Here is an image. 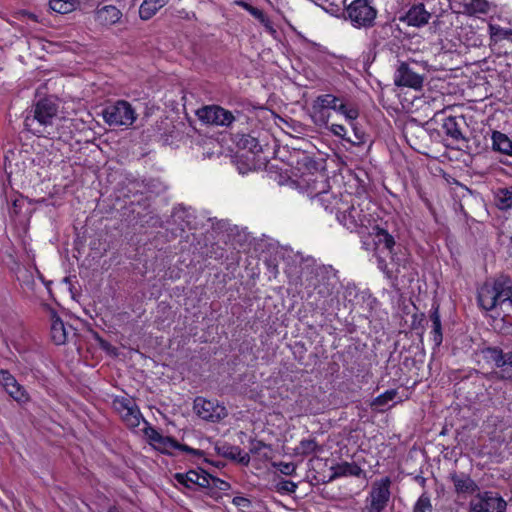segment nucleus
Wrapping results in <instances>:
<instances>
[{"mask_svg":"<svg viewBox=\"0 0 512 512\" xmlns=\"http://www.w3.org/2000/svg\"><path fill=\"white\" fill-rule=\"evenodd\" d=\"M334 202L336 206L327 211L336 213L337 220L341 225L350 231H358L359 229H367L374 222L372 214L365 211L362 204L355 205L354 198L349 193L340 194ZM366 209L369 210V203L366 204Z\"/></svg>","mask_w":512,"mask_h":512,"instance_id":"nucleus-1","label":"nucleus"},{"mask_svg":"<svg viewBox=\"0 0 512 512\" xmlns=\"http://www.w3.org/2000/svg\"><path fill=\"white\" fill-rule=\"evenodd\" d=\"M58 106L50 99L38 101L31 115L25 119L27 130L39 137H53L56 132Z\"/></svg>","mask_w":512,"mask_h":512,"instance_id":"nucleus-2","label":"nucleus"},{"mask_svg":"<svg viewBox=\"0 0 512 512\" xmlns=\"http://www.w3.org/2000/svg\"><path fill=\"white\" fill-rule=\"evenodd\" d=\"M299 188L315 203L322 206L325 210L332 208L325 201L335 200L338 195L330 191V185L327 176L323 172L304 174L298 180Z\"/></svg>","mask_w":512,"mask_h":512,"instance_id":"nucleus-3","label":"nucleus"},{"mask_svg":"<svg viewBox=\"0 0 512 512\" xmlns=\"http://www.w3.org/2000/svg\"><path fill=\"white\" fill-rule=\"evenodd\" d=\"M102 116L109 126L130 127L137 119L136 110L126 100H117L107 104L102 111Z\"/></svg>","mask_w":512,"mask_h":512,"instance_id":"nucleus-4","label":"nucleus"},{"mask_svg":"<svg viewBox=\"0 0 512 512\" xmlns=\"http://www.w3.org/2000/svg\"><path fill=\"white\" fill-rule=\"evenodd\" d=\"M346 18L356 28H368L374 24L377 10L368 0H354L345 9Z\"/></svg>","mask_w":512,"mask_h":512,"instance_id":"nucleus-5","label":"nucleus"},{"mask_svg":"<svg viewBox=\"0 0 512 512\" xmlns=\"http://www.w3.org/2000/svg\"><path fill=\"white\" fill-rule=\"evenodd\" d=\"M339 278L337 271L332 266H317L314 269V276L309 280V286H313L321 298H327L333 294Z\"/></svg>","mask_w":512,"mask_h":512,"instance_id":"nucleus-6","label":"nucleus"},{"mask_svg":"<svg viewBox=\"0 0 512 512\" xmlns=\"http://www.w3.org/2000/svg\"><path fill=\"white\" fill-rule=\"evenodd\" d=\"M391 479L384 477L376 480L366 498V509L368 512H383L390 500Z\"/></svg>","mask_w":512,"mask_h":512,"instance_id":"nucleus-7","label":"nucleus"},{"mask_svg":"<svg viewBox=\"0 0 512 512\" xmlns=\"http://www.w3.org/2000/svg\"><path fill=\"white\" fill-rule=\"evenodd\" d=\"M112 405L128 428H136L141 421H144L139 407L132 397L128 395L116 396L113 399Z\"/></svg>","mask_w":512,"mask_h":512,"instance_id":"nucleus-8","label":"nucleus"},{"mask_svg":"<svg viewBox=\"0 0 512 512\" xmlns=\"http://www.w3.org/2000/svg\"><path fill=\"white\" fill-rule=\"evenodd\" d=\"M469 507L471 512H505L507 503L498 493L484 491L471 499Z\"/></svg>","mask_w":512,"mask_h":512,"instance_id":"nucleus-9","label":"nucleus"},{"mask_svg":"<svg viewBox=\"0 0 512 512\" xmlns=\"http://www.w3.org/2000/svg\"><path fill=\"white\" fill-rule=\"evenodd\" d=\"M339 101L340 98L332 94H322L316 97L312 105L313 122L318 126H327L330 119L328 110L336 109V103Z\"/></svg>","mask_w":512,"mask_h":512,"instance_id":"nucleus-10","label":"nucleus"},{"mask_svg":"<svg viewBox=\"0 0 512 512\" xmlns=\"http://www.w3.org/2000/svg\"><path fill=\"white\" fill-rule=\"evenodd\" d=\"M193 408L195 413L206 421L217 422L227 415L225 406L202 397H197L194 400Z\"/></svg>","mask_w":512,"mask_h":512,"instance_id":"nucleus-11","label":"nucleus"},{"mask_svg":"<svg viewBox=\"0 0 512 512\" xmlns=\"http://www.w3.org/2000/svg\"><path fill=\"white\" fill-rule=\"evenodd\" d=\"M504 283L496 281L493 284L485 283L478 291V303L486 311H498L501 299L500 292Z\"/></svg>","mask_w":512,"mask_h":512,"instance_id":"nucleus-12","label":"nucleus"},{"mask_svg":"<svg viewBox=\"0 0 512 512\" xmlns=\"http://www.w3.org/2000/svg\"><path fill=\"white\" fill-rule=\"evenodd\" d=\"M197 116L202 122L217 126H229L235 120L230 111L216 105L202 107Z\"/></svg>","mask_w":512,"mask_h":512,"instance_id":"nucleus-13","label":"nucleus"},{"mask_svg":"<svg viewBox=\"0 0 512 512\" xmlns=\"http://www.w3.org/2000/svg\"><path fill=\"white\" fill-rule=\"evenodd\" d=\"M464 124V118L449 116L444 119L442 129L445 135L450 139L451 146L458 149L467 147L468 139L462 132V125Z\"/></svg>","mask_w":512,"mask_h":512,"instance_id":"nucleus-14","label":"nucleus"},{"mask_svg":"<svg viewBox=\"0 0 512 512\" xmlns=\"http://www.w3.org/2000/svg\"><path fill=\"white\" fill-rule=\"evenodd\" d=\"M394 83L398 87H409L417 90L423 85V76L415 72L408 63L401 62L394 73Z\"/></svg>","mask_w":512,"mask_h":512,"instance_id":"nucleus-15","label":"nucleus"},{"mask_svg":"<svg viewBox=\"0 0 512 512\" xmlns=\"http://www.w3.org/2000/svg\"><path fill=\"white\" fill-rule=\"evenodd\" d=\"M175 481L187 488H192L194 485L205 488L209 486V474L204 470H189L186 473H176L174 475Z\"/></svg>","mask_w":512,"mask_h":512,"instance_id":"nucleus-16","label":"nucleus"},{"mask_svg":"<svg viewBox=\"0 0 512 512\" xmlns=\"http://www.w3.org/2000/svg\"><path fill=\"white\" fill-rule=\"evenodd\" d=\"M430 17L431 15L425 9L424 4L420 3L410 7L405 16L401 18V21L409 26L421 27L429 22Z\"/></svg>","mask_w":512,"mask_h":512,"instance_id":"nucleus-17","label":"nucleus"},{"mask_svg":"<svg viewBox=\"0 0 512 512\" xmlns=\"http://www.w3.org/2000/svg\"><path fill=\"white\" fill-rule=\"evenodd\" d=\"M156 449L161 451L162 453L172 454L174 450H181L186 453H190L193 455H201L202 452L200 450L191 448L184 444H179L176 440L171 437L162 435L158 442L153 445Z\"/></svg>","mask_w":512,"mask_h":512,"instance_id":"nucleus-18","label":"nucleus"},{"mask_svg":"<svg viewBox=\"0 0 512 512\" xmlns=\"http://www.w3.org/2000/svg\"><path fill=\"white\" fill-rule=\"evenodd\" d=\"M450 478L458 494H472L478 489L474 480L465 473H452Z\"/></svg>","mask_w":512,"mask_h":512,"instance_id":"nucleus-19","label":"nucleus"},{"mask_svg":"<svg viewBox=\"0 0 512 512\" xmlns=\"http://www.w3.org/2000/svg\"><path fill=\"white\" fill-rule=\"evenodd\" d=\"M122 17V12L113 5H106L96 11V20L102 25H113Z\"/></svg>","mask_w":512,"mask_h":512,"instance_id":"nucleus-20","label":"nucleus"},{"mask_svg":"<svg viewBox=\"0 0 512 512\" xmlns=\"http://www.w3.org/2000/svg\"><path fill=\"white\" fill-rule=\"evenodd\" d=\"M376 250L378 253H385L393 259L395 240L386 230L379 229L375 238Z\"/></svg>","mask_w":512,"mask_h":512,"instance_id":"nucleus-21","label":"nucleus"},{"mask_svg":"<svg viewBox=\"0 0 512 512\" xmlns=\"http://www.w3.org/2000/svg\"><path fill=\"white\" fill-rule=\"evenodd\" d=\"M169 0H144L139 8V16L142 20L151 19Z\"/></svg>","mask_w":512,"mask_h":512,"instance_id":"nucleus-22","label":"nucleus"},{"mask_svg":"<svg viewBox=\"0 0 512 512\" xmlns=\"http://www.w3.org/2000/svg\"><path fill=\"white\" fill-rule=\"evenodd\" d=\"M496 316L512 317V287L504 285Z\"/></svg>","mask_w":512,"mask_h":512,"instance_id":"nucleus-23","label":"nucleus"},{"mask_svg":"<svg viewBox=\"0 0 512 512\" xmlns=\"http://www.w3.org/2000/svg\"><path fill=\"white\" fill-rule=\"evenodd\" d=\"M363 469L355 463L344 462L333 467V478L355 476L360 477L363 474Z\"/></svg>","mask_w":512,"mask_h":512,"instance_id":"nucleus-24","label":"nucleus"},{"mask_svg":"<svg viewBox=\"0 0 512 512\" xmlns=\"http://www.w3.org/2000/svg\"><path fill=\"white\" fill-rule=\"evenodd\" d=\"M430 320H431V338L434 342L435 346L439 347L443 341V335H442V325H441V319L439 314V306L433 307L432 311L430 313Z\"/></svg>","mask_w":512,"mask_h":512,"instance_id":"nucleus-25","label":"nucleus"},{"mask_svg":"<svg viewBox=\"0 0 512 512\" xmlns=\"http://www.w3.org/2000/svg\"><path fill=\"white\" fill-rule=\"evenodd\" d=\"M51 338L55 344L61 345L66 342L67 331L63 321L56 316H53L51 323Z\"/></svg>","mask_w":512,"mask_h":512,"instance_id":"nucleus-26","label":"nucleus"},{"mask_svg":"<svg viewBox=\"0 0 512 512\" xmlns=\"http://www.w3.org/2000/svg\"><path fill=\"white\" fill-rule=\"evenodd\" d=\"M492 142L494 150H497L506 155H512V141L507 135L495 131L492 134Z\"/></svg>","mask_w":512,"mask_h":512,"instance_id":"nucleus-27","label":"nucleus"},{"mask_svg":"<svg viewBox=\"0 0 512 512\" xmlns=\"http://www.w3.org/2000/svg\"><path fill=\"white\" fill-rule=\"evenodd\" d=\"M495 203L501 210L512 208V186L498 188L495 191Z\"/></svg>","mask_w":512,"mask_h":512,"instance_id":"nucleus-28","label":"nucleus"},{"mask_svg":"<svg viewBox=\"0 0 512 512\" xmlns=\"http://www.w3.org/2000/svg\"><path fill=\"white\" fill-rule=\"evenodd\" d=\"M488 31L491 41L498 43L507 40L512 43V29L503 28L497 24L490 23L488 25Z\"/></svg>","mask_w":512,"mask_h":512,"instance_id":"nucleus-29","label":"nucleus"},{"mask_svg":"<svg viewBox=\"0 0 512 512\" xmlns=\"http://www.w3.org/2000/svg\"><path fill=\"white\" fill-rule=\"evenodd\" d=\"M333 111L344 116L347 122H353L359 117V110L353 105H347L341 101L336 103V109Z\"/></svg>","mask_w":512,"mask_h":512,"instance_id":"nucleus-30","label":"nucleus"},{"mask_svg":"<svg viewBox=\"0 0 512 512\" xmlns=\"http://www.w3.org/2000/svg\"><path fill=\"white\" fill-rule=\"evenodd\" d=\"M223 455L233 459L238 460L240 463L247 465L249 463V455L244 453L239 447L236 446H227L223 447Z\"/></svg>","mask_w":512,"mask_h":512,"instance_id":"nucleus-31","label":"nucleus"},{"mask_svg":"<svg viewBox=\"0 0 512 512\" xmlns=\"http://www.w3.org/2000/svg\"><path fill=\"white\" fill-rule=\"evenodd\" d=\"M50 8L60 14H66L73 11L76 7L74 0H50Z\"/></svg>","mask_w":512,"mask_h":512,"instance_id":"nucleus-32","label":"nucleus"},{"mask_svg":"<svg viewBox=\"0 0 512 512\" xmlns=\"http://www.w3.org/2000/svg\"><path fill=\"white\" fill-rule=\"evenodd\" d=\"M483 356L486 361L495 364L497 367H504L503 351L496 347H489L483 350Z\"/></svg>","mask_w":512,"mask_h":512,"instance_id":"nucleus-33","label":"nucleus"},{"mask_svg":"<svg viewBox=\"0 0 512 512\" xmlns=\"http://www.w3.org/2000/svg\"><path fill=\"white\" fill-rule=\"evenodd\" d=\"M6 392L18 403L23 404L29 401L27 391L18 382L6 389Z\"/></svg>","mask_w":512,"mask_h":512,"instance_id":"nucleus-34","label":"nucleus"},{"mask_svg":"<svg viewBox=\"0 0 512 512\" xmlns=\"http://www.w3.org/2000/svg\"><path fill=\"white\" fill-rule=\"evenodd\" d=\"M466 10L471 15L487 14L490 10V4L486 0H471L466 4Z\"/></svg>","mask_w":512,"mask_h":512,"instance_id":"nucleus-35","label":"nucleus"},{"mask_svg":"<svg viewBox=\"0 0 512 512\" xmlns=\"http://www.w3.org/2000/svg\"><path fill=\"white\" fill-rule=\"evenodd\" d=\"M319 450V446L314 439H303L295 448V453L301 456H307Z\"/></svg>","mask_w":512,"mask_h":512,"instance_id":"nucleus-36","label":"nucleus"},{"mask_svg":"<svg viewBox=\"0 0 512 512\" xmlns=\"http://www.w3.org/2000/svg\"><path fill=\"white\" fill-rule=\"evenodd\" d=\"M397 394V390L395 389L387 390L373 400L372 406L377 408L386 407L388 406L389 402L393 401L396 398Z\"/></svg>","mask_w":512,"mask_h":512,"instance_id":"nucleus-37","label":"nucleus"},{"mask_svg":"<svg viewBox=\"0 0 512 512\" xmlns=\"http://www.w3.org/2000/svg\"><path fill=\"white\" fill-rule=\"evenodd\" d=\"M239 145L244 149H248L253 154H258L262 151V147L258 140L250 135H245L241 138Z\"/></svg>","mask_w":512,"mask_h":512,"instance_id":"nucleus-38","label":"nucleus"},{"mask_svg":"<svg viewBox=\"0 0 512 512\" xmlns=\"http://www.w3.org/2000/svg\"><path fill=\"white\" fill-rule=\"evenodd\" d=\"M432 511H433V507H432L429 496L426 493L422 494L418 498V500L414 506L413 512H432Z\"/></svg>","mask_w":512,"mask_h":512,"instance_id":"nucleus-39","label":"nucleus"},{"mask_svg":"<svg viewBox=\"0 0 512 512\" xmlns=\"http://www.w3.org/2000/svg\"><path fill=\"white\" fill-rule=\"evenodd\" d=\"M273 466L284 475H293L296 472L297 465L293 462H278L274 463Z\"/></svg>","mask_w":512,"mask_h":512,"instance_id":"nucleus-40","label":"nucleus"},{"mask_svg":"<svg viewBox=\"0 0 512 512\" xmlns=\"http://www.w3.org/2000/svg\"><path fill=\"white\" fill-rule=\"evenodd\" d=\"M207 488H216L221 491H226L230 488V485L228 482L209 474V486Z\"/></svg>","mask_w":512,"mask_h":512,"instance_id":"nucleus-41","label":"nucleus"},{"mask_svg":"<svg viewBox=\"0 0 512 512\" xmlns=\"http://www.w3.org/2000/svg\"><path fill=\"white\" fill-rule=\"evenodd\" d=\"M329 130H330V132L333 135H335V136H337V137H339V138H341L343 140H346L347 142L351 141V138L347 136V130H346V128L343 125H341V124H332L329 127Z\"/></svg>","mask_w":512,"mask_h":512,"instance_id":"nucleus-42","label":"nucleus"},{"mask_svg":"<svg viewBox=\"0 0 512 512\" xmlns=\"http://www.w3.org/2000/svg\"><path fill=\"white\" fill-rule=\"evenodd\" d=\"M257 20L264 26L267 33L276 37L277 30L274 28L272 21L265 15V13H262Z\"/></svg>","mask_w":512,"mask_h":512,"instance_id":"nucleus-43","label":"nucleus"},{"mask_svg":"<svg viewBox=\"0 0 512 512\" xmlns=\"http://www.w3.org/2000/svg\"><path fill=\"white\" fill-rule=\"evenodd\" d=\"M16 382L17 380L7 370H0V384L5 390Z\"/></svg>","mask_w":512,"mask_h":512,"instance_id":"nucleus-44","label":"nucleus"},{"mask_svg":"<svg viewBox=\"0 0 512 512\" xmlns=\"http://www.w3.org/2000/svg\"><path fill=\"white\" fill-rule=\"evenodd\" d=\"M16 382L17 380L7 370H0V384L5 390Z\"/></svg>","mask_w":512,"mask_h":512,"instance_id":"nucleus-45","label":"nucleus"},{"mask_svg":"<svg viewBox=\"0 0 512 512\" xmlns=\"http://www.w3.org/2000/svg\"><path fill=\"white\" fill-rule=\"evenodd\" d=\"M348 124L350 125L351 129L353 130L354 136H355V139H351V141H349V142L354 145L361 144L364 141V133L357 127L356 120L353 122H348Z\"/></svg>","mask_w":512,"mask_h":512,"instance_id":"nucleus-46","label":"nucleus"},{"mask_svg":"<svg viewBox=\"0 0 512 512\" xmlns=\"http://www.w3.org/2000/svg\"><path fill=\"white\" fill-rule=\"evenodd\" d=\"M277 489L280 492L294 493L297 489V484L290 480H282L277 484Z\"/></svg>","mask_w":512,"mask_h":512,"instance_id":"nucleus-47","label":"nucleus"},{"mask_svg":"<svg viewBox=\"0 0 512 512\" xmlns=\"http://www.w3.org/2000/svg\"><path fill=\"white\" fill-rule=\"evenodd\" d=\"M145 436L148 438L149 442L154 445L156 442H158L159 438L162 436V434L156 430L155 428L151 426H147L144 429Z\"/></svg>","mask_w":512,"mask_h":512,"instance_id":"nucleus-48","label":"nucleus"},{"mask_svg":"<svg viewBox=\"0 0 512 512\" xmlns=\"http://www.w3.org/2000/svg\"><path fill=\"white\" fill-rule=\"evenodd\" d=\"M232 503L235 506L241 507V508H246V507H249V505H250V501L247 498L241 497V496L234 497L232 500Z\"/></svg>","mask_w":512,"mask_h":512,"instance_id":"nucleus-49","label":"nucleus"},{"mask_svg":"<svg viewBox=\"0 0 512 512\" xmlns=\"http://www.w3.org/2000/svg\"><path fill=\"white\" fill-rule=\"evenodd\" d=\"M356 295V286L353 284H348L345 287L344 297L351 301V297Z\"/></svg>","mask_w":512,"mask_h":512,"instance_id":"nucleus-50","label":"nucleus"},{"mask_svg":"<svg viewBox=\"0 0 512 512\" xmlns=\"http://www.w3.org/2000/svg\"><path fill=\"white\" fill-rule=\"evenodd\" d=\"M378 268L388 277H390V271L387 267V263L381 256H378Z\"/></svg>","mask_w":512,"mask_h":512,"instance_id":"nucleus-51","label":"nucleus"},{"mask_svg":"<svg viewBox=\"0 0 512 512\" xmlns=\"http://www.w3.org/2000/svg\"><path fill=\"white\" fill-rule=\"evenodd\" d=\"M236 4L248 11L250 14H252L253 10L256 8L245 1H237Z\"/></svg>","mask_w":512,"mask_h":512,"instance_id":"nucleus-52","label":"nucleus"},{"mask_svg":"<svg viewBox=\"0 0 512 512\" xmlns=\"http://www.w3.org/2000/svg\"><path fill=\"white\" fill-rule=\"evenodd\" d=\"M236 4L248 11L250 14H252L253 10L256 8L245 1H237Z\"/></svg>","mask_w":512,"mask_h":512,"instance_id":"nucleus-53","label":"nucleus"},{"mask_svg":"<svg viewBox=\"0 0 512 512\" xmlns=\"http://www.w3.org/2000/svg\"><path fill=\"white\" fill-rule=\"evenodd\" d=\"M502 361L504 362V366L512 367V352L506 354L503 353Z\"/></svg>","mask_w":512,"mask_h":512,"instance_id":"nucleus-54","label":"nucleus"},{"mask_svg":"<svg viewBox=\"0 0 512 512\" xmlns=\"http://www.w3.org/2000/svg\"><path fill=\"white\" fill-rule=\"evenodd\" d=\"M262 13H264L262 10H260L259 8H255L251 15L258 19L262 15Z\"/></svg>","mask_w":512,"mask_h":512,"instance_id":"nucleus-55","label":"nucleus"},{"mask_svg":"<svg viewBox=\"0 0 512 512\" xmlns=\"http://www.w3.org/2000/svg\"><path fill=\"white\" fill-rule=\"evenodd\" d=\"M325 204H329L330 206H336V203L334 202L333 199H329V200L325 201Z\"/></svg>","mask_w":512,"mask_h":512,"instance_id":"nucleus-56","label":"nucleus"},{"mask_svg":"<svg viewBox=\"0 0 512 512\" xmlns=\"http://www.w3.org/2000/svg\"><path fill=\"white\" fill-rule=\"evenodd\" d=\"M108 512H120V511H118L116 508H110V509L108 510Z\"/></svg>","mask_w":512,"mask_h":512,"instance_id":"nucleus-57","label":"nucleus"}]
</instances>
